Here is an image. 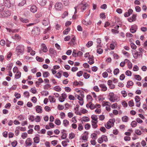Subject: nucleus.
I'll list each match as a JSON object with an SVG mask.
<instances>
[{"mask_svg":"<svg viewBox=\"0 0 147 147\" xmlns=\"http://www.w3.org/2000/svg\"><path fill=\"white\" fill-rule=\"evenodd\" d=\"M92 120V121H98V117L97 116L95 115H92L91 116Z\"/></svg>","mask_w":147,"mask_h":147,"instance_id":"obj_22","label":"nucleus"},{"mask_svg":"<svg viewBox=\"0 0 147 147\" xmlns=\"http://www.w3.org/2000/svg\"><path fill=\"white\" fill-rule=\"evenodd\" d=\"M28 136V134L26 132L23 133L21 135V137L23 139H25Z\"/></svg>","mask_w":147,"mask_h":147,"instance_id":"obj_46","label":"nucleus"},{"mask_svg":"<svg viewBox=\"0 0 147 147\" xmlns=\"http://www.w3.org/2000/svg\"><path fill=\"white\" fill-rule=\"evenodd\" d=\"M80 5L82 11H84L86 9V7L88 5V4L86 3L82 2V3Z\"/></svg>","mask_w":147,"mask_h":147,"instance_id":"obj_14","label":"nucleus"},{"mask_svg":"<svg viewBox=\"0 0 147 147\" xmlns=\"http://www.w3.org/2000/svg\"><path fill=\"white\" fill-rule=\"evenodd\" d=\"M53 89L57 92H60L61 90V88L58 86H55L53 88Z\"/></svg>","mask_w":147,"mask_h":147,"instance_id":"obj_32","label":"nucleus"},{"mask_svg":"<svg viewBox=\"0 0 147 147\" xmlns=\"http://www.w3.org/2000/svg\"><path fill=\"white\" fill-rule=\"evenodd\" d=\"M135 100L136 102H139L140 100V98L139 96H136L135 97Z\"/></svg>","mask_w":147,"mask_h":147,"instance_id":"obj_62","label":"nucleus"},{"mask_svg":"<svg viewBox=\"0 0 147 147\" xmlns=\"http://www.w3.org/2000/svg\"><path fill=\"white\" fill-rule=\"evenodd\" d=\"M91 127V125L89 123H87L85 125V128L86 130L89 129Z\"/></svg>","mask_w":147,"mask_h":147,"instance_id":"obj_64","label":"nucleus"},{"mask_svg":"<svg viewBox=\"0 0 147 147\" xmlns=\"http://www.w3.org/2000/svg\"><path fill=\"white\" fill-rule=\"evenodd\" d=\"M125 74L127 76H131V72L127 70L125 72Z\"/></svg>","mask_w":147,"mask_h":147,"instance_id":"obj_63","label":"nucleus"},{"mask_svg":"<svg viewBox=\"0 0 147 147\" xmlns=\"http://www.w3.org/2000/svg\"><path fill=\"white\" fill-rule=\"evenodd\" d=\"M93 42L91 41H89L86 44V46L89 48L92 46L93 44Z\"/></svg>","mask_w":147,"mask_h":147,"instance_id":"obj_42","label":"nucleus"},{"mask_svg":"<svg viewBox=\"0 0 147 147\" xmlns=\"http://www.w3.org/2000/svg\"><path fill=\"white\" fill-rule=\"evenodd\" d=\"M133 54L134 57L135 59H137L139 57H142V56L141 52L138 51H134Z\"/></svg>","mask_w":147,"mask_h":147,"instance_id":"obj_8","label":"nucleus"},{"mask_svg":"<svg viewBox=\"0 0 147 147\" xmlns=\"http://www.w3.org/2000/svg\"><path fill=\"white\" fill-rule=\"evenodd\" d=\"M83 127L82 124L79 123L78 125V129L79 131H81L83 130Z\"/></svg>","mask_w":147,"mask_h":147,"instance_id":"obj_49","label":"nucleus"},{"mask_svg":"<svg viewBox=\"0 0 147 147\" xmlns=\"http://www.w3.org/2000/svg\"><path fill=\"white\" fill-rule=\"evenodd\" d=\"M75 137V135L74 133H72L70 134L69 136V138L70 139H72L74 138Z\"/></svg>","mask_w":147,"mask_h":147,"instance_id":"obj_55","label":"nucleus"},{"mask_svg":"<svg viewBox=\"0 0 147 147\" xmlns=\"http://www.w3.org/2000/svg\"><path fill=\"white\" fill-rule=\"evenodd\" d=\"M24 46L22 45H19L18 46L16 49V51L17 52L18 54L22 53L24 51Z\"/></svg>","mask_w":147,"mask_h":147,"instance_id":"obj_2","label":"nucleus"},{"mask_svg":"<svg viewBox=\"0 0 147 147\" xmlns=\"http://www.w3.org/2000/svg\"><path fill=\"white\" fill-rule=\"evenodd\" d=\"M90 121V118L88 117H84L82 118V121L84 122H88Z\"/></svg>","mask_w":147,"mask_h":147,"instance_id":"obj_45","label":"nucleus"},{"mask_svg":"<svg viewBox=\"0 0 147 147\" xmlns=\"http://www.w3.org/2000/svg\"><path fill=\"white\" fill-rule=\"evenodd\" d=\"M136 15L133 14L131 17L129 18L128 19V21L130 22L134 21L136 20Z\"/></svg>","mask_w":147,"mask_h":147,"instance_id":"obj_17","label":"nucleus"},{"mask_svg":"<svg viewBox=\"0 0 147 147\" xmlns=\"http://www.w3.org/2000/svg\"><path fill=\"white\" fill-rule=\"evenodd\" d=\"M137 28V26H133L130 28V30L131 32L132 33H134L136 32Z\"/></svg>","mask_w":147,"mask_h":147,"instance_id":"obj_19","label":"nucleus"},{"mask_svg":"<svg viewBox=\"0 0 147 147\" xmlns=\"http://www.w3.org/2000/svg\"><path fill=\"white\" fill-rule=\"evenodd\" d=\"M76 97H77V98L80 101H83V98L84 97V95L83 94H81V96H80L79 95H76Z\"/></svg>","mask_w":147,"mask_h":147,"instance_id":"obj_29","label":"nucleus"},{"mask_svg":"<svg viewBox=\"0 0 147 147\" xmlns=\"http://www.w3.org/2000/svg\"><path fill=\"white\" fill-rule=\"evenodd\" d=\"M11 15V12L9 10L7 9L0 13V17H7Z\"/></svg>","mask_w":147,"mask_h":147,"instance_id":"obj_1","label":"nucleus"},{"mask_svg":"<svg viewBox=\"0 0 147 147\" xmlns=\"http://www.w3.org/2000/svg\"><path fill=\"white\" fill-rule=\"evenodd\" d=\"M75 40L76 38L75 36H74L71 39V42L69 43V44L72 46L74 45V43L75 42Z\"/></svg>","mask_w":147,"mask_h":147,"instance_id":"obj_36","label":"nucleus"},{"mask_svg":"<svg viewBox=\"0 0 147 147\" xmlns=\"http://www.w3.org/2000/svg\"><path fill=\"white\" fill-rule=\"evenodd\" d=\"M90 75L86 73H84L83 74V76L84 78L86 79H88L90 77Z\"/></svg>","mask_w":147,"mask_h":147,"instance_id":"obj_47","label":"nucleus"},{"mask_svg":"<svg viewBox=\"0 0 147 147\" xmlns=\"http://www.w3.org/2000/svg\"><path fill=\"white\" fill-rule=\"evenodd\" d=\"M16 74L15 75V78L16 79H18L20 78L21 76V73L19 71L16 73Z\"/></svg>","mask_w":147,"mask_h":147,"instance_id":"obj_33","label":"nucleus"},{"mask_svg":"<svg viewBox=\"0 0 147 147\" xmlns=\"http://www.w3.org/2000/svg\"><path fill=\"white\" fill-rule=\"evenodd\" d=\"M35 109L36 112L39 113H41L42 112V107L39 105H37L35 107Z\"/></svg>","mask_w":147,"mask_h":147,"instance_id":"obj_10","label":"nucleus"},{"mask_svg":"<svg viewBox=\"0 0 147 147\" xmlns=\"http://www.w3.org/2000/svg\"><path fill=\"white\" fill-rule=\"evenodd\" d=\"M108 141V139L107 136L105 135H102L101 137L98 140V142L99 144L102 143L103 141L106 142Z\"/></svg>","mask_w":147,"mask_h":147,"instance_id":"obj_3","label":"nucleus"},{"mask_svg":"<svg viewBox=\"0 0 147 147\" xmlns=\"http://www.w3.org/2000/svg\"><path fill=\"white\" fill-rule=\"evenodd\" d=\"M63 5L60 2L57 3L55 5V9L57 10H61L63 8Z\"/></svg>","mask_w":147,"mask_h":147,"instance_id":"obj_5","label":"nucleus"},{"mask_svg":"<svg viewBox=\"0 0 147 147\" xmlns=\"http://www.w3.org/2000/svg\"><path fill=\"white\" fill-rule=\"evenodd\" d=\"M49 75V74L47 71H45L43 73V76L45 78L47 77Z\"/></svg>","mask_w":147,"mask_h":147,"instance_id":"obj_43","label":"nucleus"},{"mask_svg":"<svg viewBox=\"0 0 147 147\" xmlns=\"http://www.w3.org/2000/svg\"><path fill=\"white\" fill-rule=\"evenodd\" d=\"M86 98L87 100L89 101V102H91L93 100L92 96L90 95H88L87 96Z\"/></svg>","mask_w":147,"mask_h":147,"instance_id":"obj_39","label":"nucleus"},{"mask_svg":"<svg viewBox=\"0 0 147 147\" xmlns=\"http://www.w3.org/2000/svg\"><path fill=\"white\" fill-rule=\"evenodd\" d=\"M65 132V130H63V131L62 132V135L61 136V139H65L67 137V134L65 133L64 132Z\"/></svg>","mask_w":147,"mask_h":147,"instance_id":"obj_34","label":"nucleus"},{"mask_svg":"<svg viewBox=\"0 0 147 147\" xmlns=\"http://www.w3.org/2000/svg\"><path fill=\"white\" fill-rule=\"evenodd\" d=\"M37 11V8L35 5H32L30 8V11L33 13H35Z\"/></svg>","mask_w":147,"mask_h":147,"instance_id":"obj_25","label":"nucleus"},{"mask_svg":"<svg viewBox=\"0 0 147 147\" xmlns=\"http://www.w3.org/2000/svg\"><path fill=\"white\" fill-rule=\"evenodd\" d=\"M137 125V123L135 121H133L131 124V125L132 127H136Z\"/></svg>","mask_w":147,"mask_h":147,"instance_id":"obj_40","label":"nucleus"},{"mask_svg":"<svg viewBox=\"0 0 147 147\" xmlns=\"http://www.w3.org/2000/svg\"><path fill=\"white\" fill-rule=\"evenodd\" d=\"M119 72V69L117 68L115 69L114 71V74L115 75H116L118 74Z\"/></svg>","mask_w":147,"mask_h":147,"instance_id":"obj_57","label":"nucleus"},{"mask_svg":"<svg viewBox=\"0 0 147 147\" xmlns=\"http://www.w3.org/2000/svg\"><path fill=\"white\" fill-rule=\"evenodd\" d=\"M55 124L57 125H60L61 123L60 120L58 119H55Z\"/></svg>","mask_w":147,"mask_h":147,"instance_id":"obj_50","label":"nucleus"},{"mask_svg":"<svg viewBox=\"0 0 147 147\" xmlns=\"http://www.w3.org/2000/svg\"><path fill=\"white\" fill-rule=\"evenodd\" d=\"M134 84L133 82L131 81H128L127 82V88L129 87L130 86H132Z\"/></svg>","mask_w":147,"mask_h":147,"instance_id":"obj_41","label":"nucleus"},{"mask_svg":"<svg viewBox=\"0 0 147 147\" xmlns=\"http://www.w3.org/2000/svg\"><path fill=\"white\" fill-rule=\"evenodd\" d=\"M69 121L67 119L63 120V124L65 127H67L69 125Z\"/></svg>","mask_w":147,"mask_h":147,"instance_id":"obj_35","label":"nucleus"},{"mask_svg":"<svg viewBox=\"0 0 147 147\" xmlns=\"http://www.w3.org/2000/svg\"><path fill=\"white\" fill-rule=\"evenodd\" d=\"M99 86L101 88V91H102L105 92L107 90V87L105 84H100L99 85Z\"/></svg>","mask_w":147,"mask_h":147,"instance_id":"obj_13","label":"nucleus"},{"mask_svg":"<svg viewBox=\"0 0 147 147\" xmlns=\"http://www.w3.org/2000/svg\"><path fill=\"white\" fill-rule=\"evenodd\" d=\"M128 61V67L129 69L132 68V63L130 62V61L127 60Z\"/></svg>","mask_w":147,"mask_h":147,"instance_id":"obj_52","label":"nucleus"},{"mask_svg":"<svg viewBox=\"0 0 147 147\" xmlns=\"http://www.w3.org/2000/svg\"><path fill=\"white\" fill-rule=\"evenodd\" d=\"M128 105L130 107H132L134 106V101L133 100H131L129 101L128 102Z\"/></svg>","mask_w":147,"mask_h":147,"instance_id":"obj_58","label":"nucleus"},{"mask_svg":"<svg viewBox=\"0 0 147 147\" xmlns=\"http://www.w3.org/2000/svg\"><path fill=\"white\" fill-rule=\"evenodd\" d=\"M12 66L13 64L12 63H11L10 64H8L7 65L6 67L7 69L8 70H10L11 69Z\"/></svg>","mask_w":147,"mask_h":147,"instance_id":"obj_48","label":"nucleus"},{"mask_svg":"<svg viewBox=\"0 0 147 147\" xmlns=\"http://www.w3.org/2000/svg\"><path fill=\"white\" fill-rule=\"evenodd\" d=\"M91 137L92 138L96 139L97 138V135L96 133H93L91 135Z\"/></svg>","mask_w":147,"mask_h":147,"instance_id":"obj_60","label":"nucleus"},{"mask_svg":"<svg viewBox=\"0 0 147 147\" xmlns=\"http://www.w3.org/2000/svg\"><path fill=\"white\" fill-rule=\"evenodd\" d=\"M49 99L50 102L51 103H53L55 102V99L54 97L52 96H49Z\"/></svg>","mask_w":147,"mask_h":147,"instance_id":"obj_30","label":"nucleus"},{"mask_svg":"<svg viewBox=\"0 0 147 147\" xmlns=\"http://www.w3.org/2000/svg\"><path fill=\"white\" fill-rule=\"evenodd\" d=\"M40 28L37 27H35L32 30V33L36 34H40Z\"/></svg>","mask_w":147,"mask_h":147,"instance_id":"obj_6","label":"nucleus"},{"mask_svg":"<svg viewBox=\"0 0 147 147\" xmlns=\"http://www.w3.org/2000/svg\"><path fill=\"white\" fill-rule=\"evenodd\" d=\"M4 5L7 7L9 8L11 6V3L9 0H3Z\"/></svg>","mask_w":147,"mask_h":147,"instance_id":"obj_12","label":"nucleus"},{"mask_svg":"<svg viewBox=\"0 0 147 147\" xmlns=\"http://www.w3.org/2000/svg\"><path fill=\"white\" fill-rule=\"evenodd\" d=\"M121 119L122 121L127 122L129 120V118L126 116H124L122 117Z\"/></svg>","mask_w":147,"mask_h":147,"instance_id":"obj_27","label":"nucleus"},{"mask_svg":"<svg viewBox=\"0 0 147 147\" xmlns=\"http://www.w3.org/2000/svg\"><path fill=\"white\" fill-rule=\"evenodd\" d=\"M41 50L44 52H47L48 51L47 47L44 44H42L41 45Z\"/></svg>","mask_w":147,"mask_h":147,"instance_id":"obj_15","label":"nucleus"},{"mask_svg":"<svg viewBox=\"0 0 147 147\" xmlns=\"http://www.w3.org/2000/svg\"><path fill=\"white\" fill-rule=\"evenodd\" d=\"M101 42V40L100 38H98L97 39L96 42L97 44H98V45H97V47L98 48L99 47H101L102 45L100 44Z\"/></svg>","mask_w":147,"mask_h":147,"instance_id":"obj_37","label":"nucleus"},{"mask_svg":"<svg viewBox=\"0 0 147 147\" xmlns=\"http://www.w3.org/2000/svg\"><path fill=\"white\" fill-rule=\"evenodd\" d=\"M86 107L87 108H89L92 110H93L96 108V106H95L91 102L87 104L86 105Z\"/></svg>","mask_w":147,"mask_h":147,"instance_id":"obj_11","label":"nucleus"},{"mask_svg":"<svg viewBox=\"0 0 147 147\" xmlns=\"http://www.w3.org/2000/svg\"><path fill=\"white\" fill-rule=\"evenodd\" d=\"M49 52L50 54L51 55H54L56 54V52L55 50L52 48L49 49Z\"/></svg>","mask_w":147,"mask_h":147,"instance_id":"obj_26","label":"nucleus"},{"mask_svg":"<svg viewBox=\"0 0 147 147\" xmlns=\"http://www.w3.org/2000/svg\"><path fill=\"white\" fill-rule=\"evenodd\" d=\"M70 30V29L69 28H67L63 32V34H67L69 32V31Z\"/></svg>","mask_w":147,"mask_h":147,"instance_id":"obj_56","label":"nucleus"},{"mask_svg":"<svg viewBox=\"0 0 147 147\" xmlns=\"http://www.w3.org/2000/svg\"><path fill=\"white\" fill-rule=\"evenodd\" d=\"M34 142L36 144L39 143L40 142V138L38 136H36L33 138Z\"/></svg>","mask_w":147,"mask_h":147,"instance_id":"obj_31","label":"nucleus"},{"mask_svg":"<svg viewBox=\"0 0 147 147\" xmlns=\"http://www.w3.org/2000/svg\"><path fill=\"white\" fill-rule=\"evenodd\" d=\"M25 143L26 146H29L32 145L33 142L31 139L30 138H28L26 140Z\"/></svg>","mask_w":147,"mask_h":147,"instance_id":"obj_9","label":"nucleus"},{"mask_svg":"<svg viewBox=\"0 0 147 147\" xmlns=\"http://www.w3.org/2000/svg\"><path fill=\"white\" fill-rule=\"evenodd\" d=\"M72 55L74 57H77L78 56L77 53H76V51L75 50H74L72 53Z\"/></svg>","mask_w":147,"mask_h":147,"instance_id":"obj_54","label":"nucleus"},{"mask_svg":"<svg viewBox=\"0 0 147 147\" xmlns=\"http://www.w3.org/2000/svg\"><path fill=\"white\" fill-rule=\"evenodd\" d=\"M36 59L39 62H42L44 60V59L38 56L36 57Z\"/></svg>","mask_w":147,"mask_h":147,"instance_id":"obj_61","label":"nucleus"},{"mask_svg":"<svg viewBox=\"0 0 147 147\" xmlns=\"http://www.w3.org/2000/svg\"><path fill=\"white\" fill-rule=\"evenodd\" d=\"M116 45V43L115 42H112L110 44V47L112 50L114 49Z\"/></svg>","mask_w":147,"mask_h":147,"instance_id":"obj_38","label":"nucleus"},{"mask_svg":"<svg viewBox=\"0 0 147 147\" xmlns=\"http://www.w3.org/2000/svg\"><path fill=\"white\" fill-rule=\"evenodd\" d=\"M88 59L89 61L88 62L90 65H92L94 63V57L93 56H90L88 57Z\"/></svg>","mask_w":147,"mask_h":147,"instance_id":"obj_18","label":"nucleus"},{"mask_svg":"<svg viewBox=\"0 0 147 147\" xmlns=\"http://www.w3.org/2000/svg\"><path fill=\"white\" fill-rule=\"evenodd\" d=\"M108 98L109 100L112 102L115 101V99L114 97V94L113 92H110L108 96Z\"/></svg>","mask_w":147,"mask_h":147,"instance_id":"obj_7","label":"nucleus"},{"mask_svg":"<svg viewBox=\"0 0 147 147\" xmlns=\"http://www.w3.org/2000/svg\"><path fill=\"white\" fill-rule=\"evenodd\" d=\"M34 120L36 122H39L40 121V117L39 116H37L34 118Z\"/></svg>","mask_w":147,"mask_h":147,"instance_id":"obj_53","label":"nucleus"},{"mask_svg":"<svg viewBox=\"0 0 147 147\" xmlns=\"http://www.w3.org/2000/svg\"><path fill=\"white\" fill-rule=\"evenodd\" d=\"M12 38L13 39L17 40H19L21 38L20 36L18 34H15L14 36L12 37Z\"/></svg>","mask_w":147,"mask_h":147,"instance_id":"obj_24","label":"nucleus"},{"mask_svg":"<svg viewBox=\"0 0 147 147\" xmlns=\"http://www.w3.org/2000/svg\"><path fill=\"white\" fill-rule=\"evenodd\" d=\"M91 122L92 126L93 128L95 129L98 127L97 123L98 121H91Z\"/></svg>","mask_w":147,"mask_h":147,"instance_id":"obj_23","label":"nucleus"},{"mask_svg":"<svg viewBox=\"0 0 147 147\" xmlns=\"http://www.w3.org/2000/svg\"><path fill=\"white\" fill-rule=\"evenodd\" d=\"M135 77L136 79L138 81H140L141 80V77L139 75H135Z\"/></svg>","mask_w":147,"mask_h":147,"instance_id":"obj_59","label":"nucleus"},{"mask_svg":"<svg viewBox=\"0 0 147 147\" xmlns=\"http://www.w3.org/2000/svg\"><path fill=\"white\" fill-rule=\"evenodd\" d=\"M114 125V123L112 119L110 120L107 123L105 126L108 129H109L112 127Z\"/></svg>","mask_w":147,"mask_h":147,"instance_id":"obj_4","label":"nucleus"},{"mask_svg":"<svg viewBox=\"0 0 147 147\" xmlns=\"http://www.w3.org/2000/svg\"><path fill=\"white\" fill-rule=\"evenodd\" d=\"M42 24L45 26H46L48 25L49 23V21L47 19L44 20L42 22Z\"/></svg>","mask_w":147,"mask_h":147,"instance_id":"obj_28","label":"nucleus"},{"mask_svg":"<svg viewBox=\"0 0 147 147\" xmlns=\"http://www.w3.org/2000/svg\"><path fill=\"white\" fill-rule=\"evenodd\" d=\"M98 98L99 101H102L105 100V98L101 95H99L98 96Z\"/></svg>","mask_w":147,"mask_h":147,"instance_id":"obj_51","label":"nucleus"},{"mask_svg":"<svg viewBox=\"0 0 147 147\" xmlns=\"http://www.w3.org/2000/svg\"><path fill=\"white\" fill-rule=\"evenodd\" d=\"M133 12V10L131 9H129L128 12H126L124 14V16L125 17H127L129 16L131 14H132Z\"/></svg>","mask_w":147,"mask_h":147,"instance_id":"obj_16","label":"nucleus"},{"mask_svg":"<svg viewBox=\"0 0 147 147\" xmlns=\"http://www.w3.org/2000/svg\"><path fill=\"white\" fill-rule=\"evenodd\" d=\"M20 20L23 23H26L28 22V20L27 19H24L23 18H20Z\"/></svg>","mask_w":147,"mask_h":147,"instance_id":"obj_44","label":"nucleus"},{"mask_svg":"<svg viewBox=\"0 0 147 147\" xmlns=\"http://www.w3.org/2000/svg\"><path fill=\"white\" fill-rule=\"evenodd\" d=\"M82 23L88 26L91 24V21L90 20L88 21L87 20H83L82 21Z\"/></svg>","mask_w":147,"mask_h":147,"instance_id":"obj_21","label":"nucleus"},{"mask_svg":"<svg viewBox=\"0 0 147 147\" xmlns=\"http://www.w3.org/2000/svg\"><path fill=\"white\" fill-rule=\"evenodd\" d=\"M38 2L40 5L44 6L46 5L47 1L46 0H38Z\"/></svg>","mask_w":147,"mask_h":147,"instance_id":"obj_20","label":"nucleus"}]
</instances>
